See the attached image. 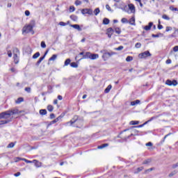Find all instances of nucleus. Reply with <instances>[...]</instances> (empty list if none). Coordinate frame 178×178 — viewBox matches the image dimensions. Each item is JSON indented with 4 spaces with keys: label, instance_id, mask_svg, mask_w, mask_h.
<instances>
[{
    "label": "nucleus",
    "instance_id": "56",
    "mask_svg": "<svg viewBox=\"0 0 178 178\" xmlns=\"http://www.w3.org/2000/svg\"><path fill=\"white\" fill-rule=\"evenodd\" d=\"M122 23H129V21L126 18H122L121 19Z\"/></svg>",
    "mask_w": 178,
    "mask_h": 178
},
{
    "label": "nucleus",
    "instance_id": "38",
    "mask_svg": "<svg viewBox=\"0 0 178 178\" xmlns=\"http://www.w3.org/2000/svg\"><path fill=\"white\" fill-rule=\"evenodd\" d=\"M169 136H172V133H169L168 134L165 135L161 140V143H165V140H166V138H168V137H169Z\"/></svg>",
    "mask_w": 178,
    "mask_h": 178
},
{
    "label": "nucleus",
    "instance_id": "6",
    "mask_svg": "<svg viewBox=\"0 0 178 178\" xmlns=\"http://www.w3.org/2000/svg\"><path fill=\"white\" fill-rule=\"evenodd\" d=\"M138 56L140 59H144V58H148V56H151V53H149L148 51H146L140 54Z\"/></svg>",
    "mask_w": 178,
    "mask_h": 178
},
{
    "label": "nucleus",
    "instance_id": "36",
    "mask_svg": "<svg viewBox=\"0 0 178 178\" xmlns=\"http://www.w3.org/2000/svg\"><path fill=\"white\" fill-rule=\"evenodd\" d=\"M177 174V170H174L172 171L171 173L169 174V177H173V176H175V175Z\"/></svg>",
    "mask_w": 178,
    "mask_h": 178
},
{
    "label": "nucleus",
    "instance_id": "2",
    "mask_svg": "<svg viewBox=\"0 0 178 178\" xmlns=\"http://www.w3.org/2000/svg\"><path fill=\"white\" fill-rule=\"evenodd\" d=\"M19 113H22V111H19L17 108H13L0 113V119H9L13 115H19Z\"/></svg>",
    "mask_w": 178,
    "mask_h": 178
},
{
    "label": "nucleus",
    "instance_id": "50",
    "mask_svg": "<svg viewBox=\"0 0 178 178\" xmlns=\"http://www.w3.org/2000/svg\"><path fill=\"white\" fill-rule=\"evenodd\" d=\"M173 30V29L172 28V26H166L165 28V31H172Z\"/></svg>",
    "mask_w": 178,
    "mask_h": 178
},
{
    "label": "nucleus",
    "instance_id": "63",
    "mask_svg": "<svg viewBox=\"0 0 178 178\" xmlns=\"http://www.w3.org/2000/svg\"><path fill=\"white\" fill-rule=\"evenodd\" d=\"M25 15H26V16H30V11L26 10L25 11Z\"/></svg>",
    "mask_w": 178,
    "mask_h": 178
},
{
    "label": "nucleus",
    "instance_id": "23",
    "mask_svg": "<svg viewBox=\"0 0 178 178\" xmlns=\"http://www.w3.org/2000/svg\"><path fill=\"white\" fill-rule=\"evenodd\" d=\"M111 89H112V85H108L107 88L104 90V92L106 94H108V92H109V91H111Z\"/></svg>",
    "mask_w": 178,
    "mask_h": 178
},
{
    "label": "nucleus",
    "instance_id": "12",
    "mask_svg": "<svg viewBox=\"0 0 178 178\" xmlns=\"http://www.w3.org/2000/svg\"><path fill=\"white\" fill-rule=\"evenodd\" d=\"M99 58V55L97 54H90V58L92 60H94L95 59H98Z\"/></svg>",
    "mask_w": 178,
    "mask_h": 178
},
{
    "label": "nucleus",
    "instance_id": "7",
    "mask_svg": "<svg viewBox=\"0 0 178 178\" xmlns=\"http://www.w3.org/2000/svg\"><path fill=\"white\" fill-rule=\"evenodd\" d=\"M82 15H92V10L90 8H83L81 10Z\"/></svg>",
    "mask_w": 178,
    "mask_h": 178
},
{
    "label": "nucleus",
    "instance_id": "32",
    "mask_svg": "<svg viewBox=\"0 0 178 178\" xmlns=\"http://www.w3.org/2000/svg\"><path fill=\"white\" fill-rule=\"evenodd\" d=\"M70 66L71 67H75V68L79 67V65L77 64V63H74V62L71 63Z\"/></svg>",
    "mask_w": 178,
    "mask_h": 178
},
{
    "label": "nucleus",
    "instance_id": "11",
    "mask_svg": "<svg viewBox=\"0 0 178 178\" xmlns=\"http://www.w3.org/2000/svg\"><path fill=\"white\" fill-rule=\"evenodd\" d=\"M62 118H63L62 115L58 116L57 118L51 121L50 124H55V123H58V122H59Z\"/></svg>",
    "mask_w": 178,
    "mask_h": 178
},
{
    "label": "nucleus",
    "instance_id": "55",
    "mask_svg": "<svg viewBox=\"0 0 178 178\" xmlns=\"http://www.w3.org/2000/svg\"><path fill=\"white\" fill-rule=\"evenodd\" d=\"M156 119V117L154 116V117H152L149 120H148L147 121V123H149V122H152V120Z\"/></svg>",
    "mask_w": 178,
    "mask_h": 178
},
{
    "label": "nucleus",
    "instance_id": "26",
    "mask_svg": "<svg viewBox=\"0 0 178 178\" xmlns=\"http://www.w3.org/2000/svg\"><path fill=\"white\" fill-rule=\"evenodd\" d=\"M10 122H11L10 120H1L0 121V124H7V123H9Z\"/></svg>",
    "mask_w": 178,
    "mask_h": 178
},
{
    "label": "nucleus",
    "instance_id": "64",
    "mask_svg": "<svg viewBox=\"0 0 178 178\" xmlns=\"http://www.w3.org/2000/svg\"><path fill=\"white\" fill-rule=\"evenodd\" d=\"M60 26H66V23L63 22H60L59 23Z\"/></svg>",
    "mask_w": 178,
    "mask_h": 178
},
{
    "label": "nucleus",
    "instance_id": "29",
    "mask_svg": "<svg viewBox=\"0 0 178 178\" xmlns=\"http://www.w3.org/2000/svg\"><path fill=\"white\" fill-rule=\"evenodd\" d=\"M70 62H72V60H70V58H67L65 61L64 66H68V65H70Z\"/></svg>",
    "mask_w": 178,
    "mask_h": 178
},
{
    "label": "nucleus",
    "instance_id": "43",
    "mask_svg": "<svg viewBox=\"0 0 178 178\" xmlns=\"http://www.w3.org/2000/svg\"><path fill=\"white\" fill-rule=\"evenodd\" d=\"M143 170H144V167H139V168H137V170L135 172V173H140V172H141Z\"/></svg>",
    "mask_w": 178,
    "mask_h": 178
},
{
    "label": "nucleus",
    "instance_id": "45",
    "mask_svg": "<svg viewBox=\"0 0 178 178\" xmlns=\"http://www.w3.org/2000/svg\"><path fill=\"white\" fill-rule=\"evenodd\" d=\"M126 60H127V62H131V60H133V57H132V56H128L126 58Z\"/></svg>",
    "mask_w": 178,
    "mask_h": 178
},
{
    "label": "nucleus",
    "instance_id": "44",
    "mask_svg": "<svg viewBox=\"0 0 178 178\" xmlns=\"http://www.w3.org/2000/svg\"><path fill=\"white\" fill-rule=\"evenodd\" d=\"M145 124H148V122H145L143 124L136 126V127H137L138 129H140V127H144V126H145Z\"/></svg>",
    "mask_w": 178,
    "mask_h": 178
},
{
    "label": "nucleus",
    "instance_id": "62",
    "mask_svg": "<svg viewBox=\"0 0 178 178\" xmlns=\"http://www.w3.org/2000/svg\"><path fill=\"white\" fill-rule=\"evenodd\" d=\"M178 167V162L176 163L175 164L172 165V169H176V168Z\"/></svg>",
    "mask_w": 178,
    "mask_h": 178
},
{
    "label": "nucleus",
    "instance_id": "34",
    "mask_svg": "<svg viewBox=\"0 0 178 178\" xmlns=\"http://www.w3.org/2000/svg\"><path fill=\"white\" fill-rule=\"evenodd\" d=\"M56 58H58V56L56 54H54L49 60L51 62V60H56Z\"/></svg>",
    "mask_w": 178,
    "mask_h": 178
},
{
    "label": "nucleus",
    "instance_id": "9",
    "mask_svg": "<svg viewBox=\"0 0 178 178\" xmlns=\"http://www.w3.org/2000/svg\"><path fill=\"white\" fill-rule=\"evenodd\" d=\"M154 26V23L149 22L148 25L145 26L143 29L146 31H149V30H151V28Z\"/></svg>",
    "mask_w": 178,
    "mask_h": 178
},
{
    "label": "nucleus",
    "instance_id": "58",
    "mask_svg": "<svg viewBox=\"0 0 178 178\" xmlns=\"http://www.w3.org/2000/svg\"><path fill=\"white\" fill-rule=\"evenodd\" d=\"M20 175H22V173L20 172H17V173L14 174V176L15 177H19V176H20Z\"/></svg>",
    "mask_w": 178,
    "mask_h": 178
},
{
    "label": "nucleus",
    "instance_id": "14",
    "mask_svg": "<svg viewBox=\"0 0 178 178\" xmlns=\"http://www.w3.org/2000/svg\"><path fill=\"white\" fill-rule=\"evenodd\" d=\"M129 24L131 26H136V18L134 17H132L129 22Z\"/></svg>",
    "mask_w": 178,
    "mask_h": 178
},
{
    "label": "nucleus",
    "instance_id": "1",
    "mask_svg": "<svg viewBox=\"0 0 178 178\" xmlns=\"http://www.w3.org/2000/svg\"><path fill=\"white\" fill-rule=\"evenodd\" d=\"M66 126H72V127L81 129V127L84 126V119L79 117V115H74L70 122L66 123Z\"/></svg>",
    "mask_w": 178,
    "mask_h": 178
},
{
    "label": "nucleus",
    "instance_id": "61",
    "mask_svg": "<svg viewBox=\"0 0 178 178\" xmlns=\"http://www.w3.org/2000/svg\"><path fill=\"white\" fill-rule=\"evenodd\" d=\"M173 51L174 52H177L178 51V46H175L173 47Z\"/></svg>",
    "mask_w": 178,
    "mask_h": 178
},
{
    "label": "nucleus",
    "instance_id": "35",
    "mask_svg": "<svg viewBox=\"0 0 178 178\" xmlns=\"http://www.w3.org/2000/svg\"><path fill=\"white\" fill-rule=\"evenodd\" d=\"M23 101H24L23 97H19L15 102L16 104H21V102H23Z\"/></svg>",
    "mask_w": 178,
    "mask_h": 178
},
{
    "label": "nucleus",
    "instance_id": "20",
    "mask_svg": "<svg viewBox=\"0 0 178 178\" xmlns=\"http://www.w3.org/2000/svg\"><path fill=\"white\" fill-rule=\"evenodd\" d=\"M43 59H45V56H42V57H40V58H39V60H38L37 61V63H36V65H37V66H39V65H40V63H41L42 62Z\"/></svg>",
    "mask_w": 178,
    "mask_h": 178
},
{
    "label": "nucleus",
    "instance_id": "30",
    "mask_svg": "<svg viewBox=\"0 0 178 178\" xmlns=\"http://www.w3.org/2000/svg\"><path fill=\"white\" fill-rule=\"evenodd\" d=\"M140 124V121H131L129 122V124H131V126H135L136 124Z\"/></svg>",
    "mask_w": 178,
    "mask_h": 178
},
{
    "label": "nucleus",
    "instance_id": "5",
    "mask_svg": "<svg viewBox=\"0 0 178 178\" xmlns=\"http://www.w3.org/2000/svg\"><path fill=\"white\" fill-rule=\"evenodd\" d=\"M101 53L103 54L102 58L104 60H108V58H111L109 52H107L106 50H102Z\"/></svg>",
    "mask_w": 178,
    "mask_h": 178
},
{
    "label": "nucleus",
    "instance_id": "60",
    "mask_svg": "<svg viewBox=\"0 0 178 178\" xmlns=\"http://www.w3.org/2000/svg\"><path fill=\"white\" fill-rule=\"evenodd\" d=\"M25 91H26V92H31V88H25Z\"/></svg>",
    "mask_w": 178,
    "mask_h": 178
},
{
    "label": "nucleus",
    "instance_id": "27",
    "mask_svg": "<svg viewBox=\"0 0 178 178\" xmlns=\"http://www.w3.org/2000/svg\"><path fill=\"white\" fill-rule=\"evenodd\" d=\"M122 10H124V12H127V13H130V10H129V6H125L123 8Z\"/></svg>",
    "mask_w": 178,
    "mask_h": 178
},
{
    "label": "nucleus",
    "instance_id": "18",
    "mask_svg": "<svg viewBox=\"0 0 178 178\" xmlns=\"http://www.w3.org/2000/svg\"><path fill=\"white\" fill-rule=\"evenodd\" d=\"M43 59H45V56H42V57H40V58H39V60H38L37 61V63H36V65H37V66H39V65H40V63H41L42 62Z\"/></svg>",
    "mask_w": 178,
    "mask_h": 178
},
{
    "label": "nucleus",
    "instance_id": "59",
    "mask_svg": "<svg viewBox=\"0 0 178 178\" xmlns=\"http://www.w3.org/2000/svg\"><path fill=\"white\" fill-rule=\"evenodd\" d=\"M8 56L9 58H12V51L10 50L8 51Z\"/></svg>",
    "mask_w": 178,
    "mask_h": 178
},
{
    "label": "nucleus",
    "instance_id": "22",
    "mask_svg": "<svg viewBox=\"0 0 178 178\" xmlns=\"http://www.w3.org/2000/svg\"><path fill=\"white\" fill-rule=\"evenodd\" d=\"M43 59H45V56H42V57H40V58H39V60H38L37 61V63H36V65H37V66H39V65H40V63H41L42 62Z\"/></svg>",
    "mask_w": 178,
    "mask_h": 178
},
{
    "label": "nucleus",
    "instance_id": "52",
    "mask_svg": "<svg viewBox=\"0 0 178 178\" xmlns=\"http://www.w3.org/2000/svg\"><path fill=\"white\" fill-rule=\"evenodd\" d=\"M152 170H155V168H151L145 170V173H148V172H152Z\"/></svg>",
    "mask_w": 178,
    "mask_h": 178
},
{
    "label": "nucleus",
    "instance_id": "8",
    "mask_svg": "<svg viewBox=\"0 0 178 178\" xmlns=\"http://www.w3.org/2000/svg\"><path fill=\"white\" fill-rule=\"evenodd\" d=\"M128 9L129 10V14L136 13V6H134V4L133 3L128 4Z\"/></svg>",
    "mask_w": 178,
    "mask_h": 178
},
{
    "label": "nucleus",
    "instance_id": "49",
    "mask_svg": "<svg viewBox=\"0 0 178 178\" xmlns=\"http://www.w3.org/2000/svg\"><path fill=\"white\" fill-rule=\"evenodd\" d=\"M15 147V143H10L8 146L7 148H13Z\"/></svg>",
    "mask_w": 178,
    "mask_h": 178
},
{
    "label": "nucleus",
    "instance_id": "19",
    "mask_svg": "<svg viewBox=\"0 0 178 178\" xmlns=\"http://www.w3.org/2000/svg\"><path fill=\"white\" fill-rule=\"evenodd\" d=\"M43 59H45V56H42V57H40V58H39V60H38L37 61V63H36V65H37V66H39V65H40V63H41L42 62Z\"/></svg>",
    "mask_w": 178,
    "mask_h": 178
},
{
    "label": "nucleus",
    "instance_id": "57",
    "mask_svg": "<svg viewBox=\"0 0 178 178\" xmlns=\"http://www.w3.org/2000/svg\"><path fill=\"white\" fill-rule=\"evenodd\" d=\"M13 53H14V54H19V49H17V48H14V49H13Z\"/></svg>",
    "mask_w": 178,
    "mask_h": 178
},
{
    "label": "nucleus",
    "instance_id": "47",
    "mask_svg": "<svg viewBox=\"0 0 178 178\" xmlns=\"http://www.w3.org/2000/svg\"><path fill=\"white\" fill-rule=\"evenodd\" d=\"M124 47L123 46H120L118 47L115 48V51H122Z\"/></svg>",
    "mask_w": 178,
    "mask_h": 178
},
{
    "label": "nucleus",
    "instance_id": "25",
    "mask_svg": "<svg viewBox=\"0 0 178 178\" xmlns=\"http://www.w3.org/2000/svg\"><path fill=\"white\" fill-rule=\"evenodd\" d=\"M33 163H35V166H36V168H40V166H41V162L37 160H33Z\"/></svg>",
    "mask_w": 178,
    "mask_h": 178
},
{
    "label": "nucleus",
    "instance_id": "17",
    "mask_svg": "<svg viewBox=\"0 0 178 178\" xmlns=\"http://www.w3.org/2000/svg\"><path fill=\"white\" fill-rule=\"evenodd\" d=\"M140 100L136 99V100L133 101V102H131V106H136V105H138V104H140Z\"/></svg>",
    "mask_w": 178,
    "mask_h": 178
},
{
    "label": "nucleus",
    "instance_id": "4",
    "mask_svg": "<svg viewBox=\"0 0 178 178\" xmlns=\"http://www.w3.org/2000/svg\"><path fill=\"white\" fill-rule=\"evenodd\" d=\"M165 84L167 86H173L174 87H176V86H177L178 83H177V81H176V80L172 81V80L168 79L165 81Z\"/></svg>",
    "mask_w": 178,
    "mask_h": 178
},
{
    "label": "nucleus",
    "instance_id": "41",
    "mask_svg": "<svg viewBox=\"0 0 178 178\" xmlns=\"http://www.w3.org/2000/svg\"><path fill=\"white\" fill-rule=\"evenodd\" d=\"M162 19H163L164 20H170V17L165 14L162 15Z\"/></svg>",
    "mask_w": 178,
    "mask_h": 178
},
{
    "label": "nucleus",
    "instance_id": "13",
    "mask_svg": "<svg viewBox=\"0 0 178 178\" xmlns=\"http://www.w3.org/2000/svg\"><path fill=\"white\" fill-rule=\"evenodd\" d=\"M70 26L72 27L73 29H75V30H78V31H81V28L79 24H73V25H70Z\"/></svg>",
    "mask_w": 178,
    "mask_h": 178
},
{
    "label": "nucleus",
    "instance_id": "51",
    "mask_svg": "<svg viewBox=\"0 0 178 178\" xmlns=\"http://www.w3.org/2000/svg\"><path fill=\"white\" fill-rule=\"evenodd\" d=\"M135 47H136V48H141V43L140 42H137V43H136V44H135Z\"/></svg>",
    "mask_w": 178,
    "mask_h": 178
},
{
    "label": "nucleus",
    "instance_id": "16",
    "mask_svg": "<svg viewBox=\"0 0 178 178\" xmlns=\"http://www.w3.org/2000/svg\"><path fill=\"white\" fill-rule=\"evenodd\" d=\"M114 31L116 33V34H121L122 33V29L119 27L114 28Z\"/></svg>",
    "mask_w": 178,
    "mask_h": 178
},
{
    "label": "nucleus",
    "instance_id": "46",
    "mask_svg": "<svg viewBox=\"0 0 178 178\" xmlns=\"http://www.w3.org/2000/svg\"><path fill=\"white\" fill-rule=\"evenodd\" d=\"M72 20H74V22H76V20H77V16L76 15H72L70 16Z\"/></svg>",
    "mask_w": 178,
    "mask_h": 178
},
{
    "label": "nucleus",
    "instance_id": "15",
    "mask_svg": "<svg viewBox=\"0 0 178 178\" xmlns=\"http://www.w3.org/2000/svg\"><path fill=\"white\" fill-rule=\"evenodd\" d=\"M13 59L15 65H17V63H19V56H17V54H14Z\"/></svg>",
    "mask_w": 178,
    "mask_h": 178
},
{
    "label": "nucleus",
    "instance_id": "28",
    "mask_svg": "<svg viewBox=\"0 0 178 178\" xmlns=\"http://www.w3.org/2000/svg\"><path fill=\"white\" fill-rule=\"evenodd\" d=\"M114 29L112 28L107 29L106 34H113Z\"/></svg>",
    "mask_w": 178,
    "mask_h": 178
},
{
    "label": "nucleus",
    "instance_id": "31",
    "mask_svg": "<svg viewBox=\"0 0 178 178\" xmlns=\"http://www.w3.org/2000/svg\"><path fill=\"white\" fill-rule=\"evenodd\" d=\"M99 12H101V10H99V8H97L93 11V13L95 14V16H98Z\"/></svg>",
    "mask_w": 178,
    "mask_h": 178
},
{
    "label": "nucleus",
    "instance_id": "53",
    "mask_svg": "<svg viewBox=\"0 0 178 178\" xmlns=\"http://www.w3.org/2000/svg\"><path fill=\"white\" fill-rule=\"evenodd\" d=\"M81 1H80V0H76V1H75V5L76 6H79V5H81Z\"/></svg>",
    "mask_w": 178,
    "mask_h": 178
},
{
    "label": "nucleus",
    "instance_id": "40",
    "mask_svg": "<svg viewBox=\"0 0 178 178\" xmlns=\"http://www.w3.org/2000/svg\"><path fill=\"white\" fill-rule=\"evenodd\" d=\"M47 111H49V112H52V111H54V106L52 105H48Z\"/></svg>",
    "mask_w": 178,
    "mask_h": 178
},
{
    "label": "nucleus",
    "instance_id": "37",
    "mask_svg": "<svg viewBox=\"0 0 178 178\" xmlns=\"http://www.w3.org/2000/svg\"><path fill=\"white\" fill-rule=\"evenodd\" d=\"M148 163H151V159L145 160L143 163V165H148Z\"/></svg>",
    "mask_w": 178,
    "mask_h": 178
},
{
    "label": "nucleus",
    "instance_id": "21",
    "mask_svg": "<svg viewBox=\"0 0 178 178\" xmlns=\"http://www.w3.org/2000/svg\"><path fill=\"white\" fill-rule=\"evenodd\" d=\"M43 59H45V56H42V57H40V58H39V60H38L37 61V63H36V65H37V66H39V65H40V63H41L42 62Z\"/></svg>",
    "mask_w": 178,
    "mask_h": 178
},
{
    "label": "nucleus",
    "instance_id": "3",
    "mask_svg": "<svg viewBox=\"0 0 178 178\" xmlns=\"http://www.w3.org/2000/svg\"><path fill=\"white\" fill-rule=\"evenodd\" d=\"M34 26L29 24L27 25L26 26H24L22 29V33H26V34H29V33H31V31H33V29Z\"/></svg>",
    "mask_w": 178,
    "mask_h": 178
},
{
    "label": "nucleus",
    "instance_id": "39",
    "mask_svg": "<svg viewBox=\"0 0 178 178\" xmlns=\"http://www.w3.org/2000/svg\"><path fill=\"white\" fill-rule=\"evenodd\" d=\"M109 22L110 21H109V19L108 18H104L103 19V24H109Z\"/></svg>",
    "mask_w": 178,
    "mask_h": 178
},
{
    "label": "nucleus",
    "instance_id": "33",
    "mask_svg": "<svg viewBox=\"0 0 178 178\" xmlns=\"http://www.w3.org/2000/svg\"><path fill=\"white\" fill-rule=\"evenodd\" d=\"M108 145H109L108 143L101 145L98 146V149H102V148H105L106 147H108Z\"/></svg>",
    "mask_w": 178,
    "mask_h": 178
},
{
    "label": "nucleus",
    "instance_id": "42",
    "mask_svg": "<svg viewBox=\"0 0 178 178\" xmlns=\"http://www.w3.org/2000/svg\"><path fill=\"white\" fill-rule=\"evenodd\" d=\"M40 52H36L33 56V59H37V58L40 57Z\"/></svg>",
    "mask_w": 178,
    "mask_h": 178
},
{
    "label": "nucleus",
    "instance_id": "24",
    "mask_svg": "<svg viewBox=\"0 0 178 178\" xmlns=\"http://www.w3.org/2000/svg\"><path fill=\"white\" fill-rule=\"evenodd\" d=\"M39 113H40V115H41L42 116H44V115H47V110H45V109H41V110H40Z\"/></svg>",
    "mask_w": 178,
    "mask_h": 178
},
{
    "label": "nucleus",
    "instance_id": "48",
    "mask_svg": "<svg viewBox=\"0 0 178 178\" xmlns=\"http://www.w3.org/2000/svg\"><path fill=\"white\" fill-rule=\"evenodd\" d=\"M40 45H41L42 48H47V44H45V42H44V41L41 42Z\"/></svg>",
    "mask_w": 178,
    "mask_h": 178
},
{
    "label": "nucleus",
    "instance_id": "10",
    "mask_svg": "<svg viewBox=\"0 0 178 178\" xmlns=\"http://www.w3.org/2000/svg\"><path fill=\"white\" fill-rule=\"evenodd\" d=\"M91 57V53L90 52H86L83 56V58L81 59H90Z\"/></svg>",
    "mask_w": 178,
    "mask_h": 178
},
{
    "label": "nucleus",
    "instance_id": "54",
    "mask_svg": "<svg viewBox=\"0 0 178 178\" xmlns=\"http://www.w3.org/2000/svg\"><path fill=\"white\" fill-rule=\"evenodd\" d=\"M75 8L74 6H72L70 7V12L72 13V12H74Z\"/></svg>",
    "mask_w": 178,
    "mask_h": 178
}]
</instances>
